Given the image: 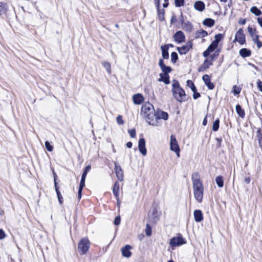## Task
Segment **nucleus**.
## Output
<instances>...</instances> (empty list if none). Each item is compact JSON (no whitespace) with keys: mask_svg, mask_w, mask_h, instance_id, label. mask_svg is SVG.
<instances>
[{"mask_svg":"<svg viewBox=\"0 0 262 262\" xmlns=\"http://www.w3.org/2000/svg\"><path fill=\"white\" fill-rule=\"evenodd\" d=\"M193 98L194 99H196L200 97V93L197 92L196 91H193Z\"/></svg>","mask_w":262,"mask_h":262,"instance_id":"nucleus-48","label":"nucleus"},{"mask_svg":"<svg viewBox=\"0 0 262 262\" xmlns=\"http://www.w3.org/2000/svg\"><path fill=\"white\" fill-rule=\"evenodd\" d=\"M183 29L188 32H191L193 29V26L189 21H185V23L183 25Z\"/></svg>","mask_w":262,"mask_h":262,"instance_id":"nucleus-23","label":"nucleus"},{"mask_svg":"<svg viewBox=\"0 0 262 262\" xmlns=\"http://www.w3.org/2000/svg\"><path fill=\"white\" fill-rule=\"evenodd\" d=\"M82 189L81 188H79L78 189V198L80 200L81 198V194H82Z\"/></svg>","mask_w":262,"mask_h":262,"instance_id":"nucleus-58","label":"nucleus"},{"mask_svg":"<svg viewBox=\"0 0 262 262\" xmlns=\"http://www.w3.org/2000/svg\"><path fill=\"white\" fill-rule=\"evenodd\" d=\"M174 40L178 43H182L185 41V35L181 31H177L173 35Z\"/></svg>","mask_w":262,"mask_h":262,"instance_id":"nucleus-9","label":"nucleus"},{"mask_svg":"<svg viewBox=\"0 0 262 262\" xmlns=\"http://www.w3.org/2000/svg\"><path fill=\"white\" fill-rule=\"evenodd\" d=\"M145 233L147 236H150L151 234V228L148 224L146 226Z\"/></svg>","mask_w":262,"mask_h":262,"instance_id":"nucleus-42","label":"nucleus"},{"mask_svg":"<svg viewBox=\"0 0 262 262\" xmlns=\"http://www.w3.org/2000/svg\"><path fill=\"white\" fill-rule=\"evenodd\" d=\"M210 53H211V52H210V51H208V50L207 49L203 52V56L205 57H207L209 55V54Z\"/></svg>","mask_w":262,"mask_h":262,"instance_id":"nucleus-56","label":"nucleus"},{"mask_svg":"<svg viewBox=\"0 0 262 262\" xmlns=\"http://www.w3.org/2000/svg\"><path fill=\"white\" fill-rule=\"evenodd\" d=\"M155 118L156 120L162 119L164 120H167L168 118V114L166 112L159 110L155 113Z\"/></svg>","mask_w":262,"mask_h":262,"instance_id":"nucleus-13","label":"nucleus"},{"mask_svg":"<svg viewBox=\"0 0 262 262\" xmlns=\"http://www.w3.org/2000/svg\"><path fill=\"white\" fill-rule=\"evenodd\" d=\"M128 133L132 138H135L136 136V130L134 129L128 130Z\"/></svg>","mask_w":262,"mask_h":262,"instance_id":"nucleus-45","label":"nucleus"},{"mask_svg":"<svg viewBox=\"0 0 262 262\" xmlns=\"http://www.w3.org/2000/svg\"><path fill=\"white\" fill-rule=\"evenodd\" d=\"M132 247L129 245H126L122 247L121 250L122 256L127 258L130 257L132 255V253L130 251Z\"/></svg>","mask_w":262,"mask_h":262,"instance_id":"nucleus-12","label":"nucleus"},{"mask_svg":"<svg viewBox=\"0 0 262 262\" xmlns=\"http://www.w3.org/2000/svg\"><path fill=\"white\" fill-rule=\"evenodd\" d=\"M157 10L159 19L160 21H162L164 18V11L163 9L160 10V8H159V9H157Z\"/></svg>","mask_w":262,"mask_h":262,"instance_id":"nucleus-34","label":"nucleus"},{"mask_svg":"<svg viewBox=\"0 0 262 262\" xmlns=\"http://www.w3.org/2000/svg\"><path fill=\"white\" fill-rule=\"evenodd\" d=\"M138 148L140 152L143 155H146V149L145 148V141L144 138H140L138 142Z\"/></svg>","mask_w":262,"mask_h":262,"instance_id":"nucleus-10","label":"nucleus"},{"mask_svg":"<svg viewBox=\"0 0 262 262\" xmlns=\"http://www.w3.org/2000/svg\"><path fill=\"white\" fill-rule=\"evenodd\" d=\"M173 151H174L176 153V155H177V156L179 158L180 157V149H178L177 150H174Z\"/></svg>","mask_w":262,"mask_h":262,"instance_id":"nucleus-64","label":"nucleus"},{"mask_svg":"<svg viewBox=\"0 0 262 262\" xmlns=\"http://www.w3.org/2000/svg\"><path fill=\"white\" fill-rule=\"evenodd\" d=\"M195 35L196 38L204 37L208 35V33L204 30H200L196 32Z\"/></svg>","mask_w":262,"mask_h":262,"instance_id":"nucleus-28","label":"nucleus"},{"mask_svg":"<svg viewBox=\"0 0 262 262\" xmlns=\"http://www.w3.org/2000/svg\"><path fill=\"white\" fill-rule=\"evenodd\" d=\"M180 147L178 145L177 141L176 140V137L173 135H171L170 136V149L172 151H174L178 149H179Z\"/></svg>","mask_w":262,"mask_h":262,"instance_id":"nucleus-14","label":"nucleus"},{"mask_svg":"<svg viewBox=\"0 0 262 262\" xmlns=\"http://www.w3.org/2000/svg\"><path fill=\"white\" fill-rule=\"evenodd\" d=\"M248 31L250 34L253 41H255L256 39H258V35L256 34V31L255 29H253L252 28L248 27Z\"/></svg>","mask_w":262,"mask_h":262,"instance_id":"nucleus-20","label":"nucleus"},{"mask_svg":"<svg viewBox=\"0 0 262 262\" xmlns=\"http://www.w3.org/2000/svg\"><path fill=\"white\" fill-rule=\"evenodd\" d=\"M218 45L215 43L214 41H212V43L209 46L207 49L210 52H213L217 47Z\"/></svg>","mask_w":262,"mask_h":262,"instance_id":"nucleus-38","label":"nucleus"},{"mask_svg":"<svg viewBox=\"0 0 262 262\" xmlns=\"http://www.w3.org/2000/svg\"><path fill=\"white\" fill-rule=\"evenodd\" d=\"M233 89V93L235 95H237L240 93L241 91L238 88L236 87V86H234Z\"/></svg>","mask_w":262,"mask_h":262,"instance_id":"nucleus-53","label":"nucleus"},{"mask_svg":"<svg viewBox=\"0 0 262 262\" xmlns=\"http://www.w3.org/2000/svg\"><path fill=\"white\" fill-rule=\"evenodd\" d=\"M250 12L256 16H259L261 14V11L256 6H253L250 9Z\"/></svg>","mask_w":262,"mask_h":262,"instance_id":"nucleus-31","label":"nucleus"},{"mask_svg":"<svg viewBox=\"0 0 262 262\" xmlns=\"http://www.w3.org/2000/svg\"><path fill=\"white\" fill-rule=\"evenodd\" d=\"M177 18H176V16L174 15H173L171 17V19H170V23L171 24H174L177 22Z\"/></svg>","mask_w":262,"mask_h":262,"instance_id":"nucleus-55","label":"nucleus"},{"mask_svg":"<svg viewBox=\"0 0 262 262\" xmlns=\"http://www.w3.org/2000/svg\"><path fill=\"white\" fill-rule=\"evenodd\" d=\"M257 21L259 25L260 26V27H262V17H258Z\"/></svg>","mask_w":262,"mask_h":262,"instance_id":"nucleus-60","label":"nucleus"},{"mask_svg":"<svg viewBox=\"0 0 262 262\" xmlns=\"http://www.w3.org/2000/svg\"><path fill=\"white\" fill-rule=\"evenodd\" d=\"M223 35L222 34H221V33L217 34L215 35V36H214L215 40L213 41L218 45L219 42L223 39Z\"/></svg>","mask_w":262,"mask_h":262,"instance_id":"nucleus-37","label":"nucleus"},{"mask_svg":"<svg viewBox=\"0 0 262 262\" xmlns=\"http://www.w3.org/2000/svg\"><path fill=\"white\" fill-rule=\"evenodd\" d=\"M133 100L135 104H140L144 101V98L141 94H137L133 96Z\"/></svg>","mask_w":262,"mask_h":262,"instance_id":"nucleus-16","label":"nucleus"},{"mask_svg":"<svg viewBox=\"0 0 262 262\" xmlns=\"http://www.w3.org/2000/svg\"><path fill=\"white\" fill-rule=\"evenodd\" d=\"M239 53L242 57L245 58L249 57L251 54V52L246 48H243L239 50Z\"/></svg>","mask_w":262,"mask_h":262,"instance_id":"nucleus-22","label":"nucleus"},{"mask_svg":"<svg viewBox=\"0 0 262 262\" xmlns=\"http://www.w3.org/2000/svg\"><path fill=\"white\" fill-rule=\"evenodd\" d=\"M6 236L5 232L3 229H0V239H4Z\"/></svg>","mask_w":262,"mask_h":262,"instance_id":"nucleus-54","label":"nucleus"},{"mask_svg":"<svg viewBox=\"0 0 262 262\" xmlns=\"http://www.w3.org/2000/svg\"><path fill=\"white\" fill-rule=\"evenodd\" d=\"M215 182L219 187L222 188L224 186L223 178L222 176H217L215 178Z\"/></svg>","mask_w":262,"mask_h":262,"instance_id":"nucleus-29","label":"nucleus"},{"mask_svg":"<svg viewBox=\"0 0 262 262\" xmlns=\"http://www.w3.org/2000/svg\"><path fill=\"white\" fill-rule=\"evenodd\" d=\"M202 79L205 84L207 86L208 89L213 90L214 89V85L213 83L211 82L208 75H204L202 77Z\"/></svg>","mask_w":262,"mask_h":262,"instance_id":"nucleus-15","label":"nucleus"},{"mask_svg":"<svg viewBox=\"0 0 262 262\" xmlns=\"http://www.w3.org/2000/svg\"><path fill=\"white\" fill-rule=\"evenodd\" d=\"M56 193H57V197H58V201H59V203H60V205H62V203H63V198L60 193V192L59 191V189H56Z\"/></svg>","mask_w":262,"mask_h":262,"instance_id":"nucleus-39","label":"nucleus"},{"mask_svg":"<svg viewBox=\"0 0 262 262\" xmlns=\"http://www.w3.org/2000/svg\"><path fill=\"white\" fill-rule=\"evenodd\" d=\"M117 122L119 125H122L124 124V121L122 119V117L121 115H118L116 118Z\"/></svg>","mask_w":262,"mask_h":262,"instance_id":"nucleus-44","label":"nucleus"},{"mask_svg":"<svg viewBox=\"0 0 262 262\" xmlns=\"http://www.w3.org/2000/svg\"><path fill=\"white\" fill-rule=\"evenodd\" d=\"M214 20L209 18H205L203 21V24L208 27H212L214 26Z\"/></svg>","mask_w":262,"mask_h":262,"instance_id":"nucleus-24","label":"nucleus"},{"mask_svg":"<svg viewBox=\"0 0 262 262\" xmlns=\"http://www.w3.org/2000/svg\"><path fill=\"white\" fill-rule=\"evenodd\" d=\"M120 223V216H117L115 217L114 220V224L115 225H118Z\"/></svg>","mask_w":262,"mask_h":262,"instance_id":"nucleus-52","label":"nucleus"},{"mask_svg":"<svg viewBox=\"0 0 262 262\" xmlns=\"http://www.w3.org/2000/svg\"><path fill=\"white\" fill-rule=\"evenodd\" d=\"M186 243L185 239L180 234L178 236L172 237L169 241V245L172 247L180 246Z\"/></svg>","mask_w":262,"mask_h":262,"instance_id":"nucleus-5","label":"nucleus"},{"mask_svg":"<svg viewBox=\"0 0 262 262\" xmlns=\"http://www.w3.org/2000/svg\"><path fill=\"white\" fill-rule=\"evenodd\" d=\"M159 76L160 78L158 79L159 81L163 82L166 84H168L170 83L169 76L168 75V74H160Z\"/></svg>","mask_w":262,"mask_h":262,"instance_id":"nucleus-19","label":"nucleus"},{"mask_svg":"<svg viewBox=\"0 0 262 262\" xmlns=\"http://www.w3.org/2000/svg\"><path fill=\"white\" fill-rule=\"evenodd\" d=\"M189 50L192 48V43L191 41H189L187 42L185 45H184Z\"/></svg>","mask_w":262,"mask_h":262,"instance_id":"nucleus-49","label":"nucleus"},{"mask_svg":"<svg viewBox=\"0 0 262 262\" xmlns=\"http://www.w3.org/2000/svg\"><path fill=\"white\" fill-rule=\"evenodd\" d=\"M162 50V57L165 59L169 58L168 48H167V46H162L161 47Z\"/></svg>","mask_w":262,"mask_h":262,"instance_id":"nucleus-21","label":"nucleus"},{"mask_svg":"<svg viewBox=\"0 0 262 262\" xmlns=\"http://www.w3.org/2000/svg\"><path fill=\"white\" fill-rule=\"evenodd\" d=\"M45 146L46 149L49 151H52L53 149V146L50 145L49 142L48 141L45 142Z\"/></svg>","mask_w":262,"mask_h":262,"instance_id":"nucleus-43","label":"nucleus"},{"mask_svg":"<svg viewBox=\"0 0 262 262\" xmlns=\"http://www.w3.org/2000/svg\"><path fill=\"white\" fill-rule=\"evenodd\" d=\"M207 117L206 116L203 121L202 124H203V125L205 126L207 125Z\"/></svg>","mask_w":262,"mask_h":262,"instance_id":"nucleus-61","label":"nucleus"},{"mask_svg":"<svg viewBox=\"0 0 262 262\" xmlns=\"http://www.w3.org/2000/svg\"><path fill=\"white\" fill-rule=\"evenodd\" d=\"M115 171L117 177L120 181H122L123 180V173L122 168L120 165L115 163Z\"/></svg>","mask_w":262,"mask_h":262,"instance_id":"nucleus-11","label":"nucleus"},{"mask_svg":"<svg viewBox=\"0 0 262 262\" xmlns=\"http://www.w3.org/2000/svg\"><path fill=\"white\" fill-rule=\"evenodd\" d=\"M185 0H174L175 6L180 7L184 5Z\"/></svg>","mask_w":262,"mask_h":262,"instance_id":"nucleus-40","label":"nucleus"},{"mask_svg":"<svg viewBox=\"0 0 262 262\" xmlns=\"http://www.w3.org/2000/svg\"><path fill=\"white\" fill-rule=\"evenodd\" d=\"M85 186V180H81L79 188L83 189Z\"/></svg>","mask_w":262,"mask_h":262,"instance_id":"nucleus-57","label":"nucleus"},{"mask_svg":"<svg viewBox=\"0 0 262 262\" xmlns=\"http://www.w3.org/2000/svg\"><path fill=\"white\" fill-rule=\"evenodd\" d=\"M171 92L173 97L179 102H183L187 100L185 92L182 89L178 81L174 80L172 81Z\"/></svg>","mask_w":262,"mask_h":262,"instance_id":"nucleus-3","label":"nucleus"},{"mask_svg":"<svg viewBox=\"0 0 262 262\" xmlns=\"http://www.w3.org/2000/svg\"><path fill=\"white\" fill-rule=\"evenodd\" d=\"M193 214L196 222H200L203 220V214L200 210H195Z\"/></svg>","mask_w":262,"mask_h":262,"instance_id":"nucleus-18","label":"nucleus"},{"mask_svg":"<svg viewBox=\"0 0 262 262\" xmlns=\"http://www.w3.org/2000/svg\"><path fill=\"white\" fill-rule=\"evenodd\" d=\"M159 66L163 72L161 74H168V73L172 71V69L171 67L165 65L163 59H159Z\"/></svg>","mask_w":262,"mask_h":262,"instance_id":"nucleus-7","label":"nucleus"},{"mask_svg":"<svg viewBox=\"0 0 262 262\" xmlns=\"http://www.w3.org/2000/svg\"><path fill=\"white\" fill-rule=\"evenodd\" d=\"M205 4L200 1H196L194 4V8L195 10L202 12L205 9Z\"/></svg>","mask_w":262,"mask_h":262,"instance_id":"nucleus-17","label":"nucleus"},{"mask_svg":"<svg viewBox=\"0 0 262 262\" xmlns=\"http://www.w3.org/2000/svg\"><path fill=\"white\" fill-rule=\"evenodd\" d=\"M238 41L241 45L245 42V36L242 29H239L235 34V38L233 42Z\"/></svg>","mask_w":262,"mask_h":262,"instance_id":"nucleus-6","label":"nucleus"},{"mask_svg":"<svg viewBox=\"0 0 262 262\" xmlns=\"http://www.w3.org/2000/svg\"><path fill=\"white\" fill-rule=\"evenodd\" d=\"M102 65L106 70L108 74H111V64L108 62H103Z\"/></svg>","mask_w":262,"mask_h":262,"instance_id":"nucleus-33","label":"nucleus"},{"mask_svg":"<svg viewBox=\"0 0 262 262\" xmlns=\"http://www.w3.org/2000/svg\"><path fill=\"white\" fill-rule=\"evenodd\" d=\"M177 50L178 52L182 55V54H186L189 50L184 46H183L181 47H178Z\"/></svg>","mask_w":262,"mask_h":262,"instance_id":"nucleus-32","label":"nucleus"},{"mask_svg":"<svg viewBox=\"0 0 262 262\" xmlns=\"http://www.w3.org/2000/svg\"><path fill=\"white\" fill-rule=\"evenodd\" d=\"M256 44L257 47L258 49L262 47V42L259 39H256L255 41H253Z\"/></svg>","mask_w":262,"mask_h":262,"instance_id":"nucleus-47","label":"nucleus"},{"mask_svg":"<svg viewBox=\"0 0 262 262\" xmlns=\"http://www.w3.org/2000/svg\"><path fill=\"white\" fill-rule=\"evenodd\" d=\"M256 83L258 90L262 92V82L260 80H257Z\"/></svg>","mask_w":262,"mask_h":262,"instance_id":"nucleus-46","label":"nucleus"},{"mask_svg":"<svg viewBox=\"0 0 262 262\" xmlns=\"http://www.w3.org/2000/svg\"><path fill=\"white\" fill-rule=\"evenodd\" d=\"M143 117L146 119V121L149 125H156L154 122H151L155 117V112L153 105L150 103H146L142 105L141 112Z\"/></svg>","mask_w":262,"mask_h":262,"instance_id":"nucleus-2","label":"nucleus"},{"mask_svg":"<svg viewBox=\"0 0 262 262\" xmlns=\"http://www.w3.org/2000/svg\"><path fill=\"white\" fill-rule=\"evenodd\" d=\"M211 59H205L202 64V65L200 67L198 70L199 72H203L205 70L209 68V67L212 64L213 61V55H211L210 56Z\"/></svg>","mask_w":262,"mask_h":262,"instance_id":"nucleus-8","label":"nucleus"},{"mask_svg":"<svg viewBox=\"0 0 262 262\" xmlns=\"http://www.w3.org/2000/svg\"><path fill=\"white\" fill-rule=\"evenodd\" d=\"M90 242L87 237H83L81 239L78 244V251L81 255L86 253L89 249Z\"/></svg>","mask_w":262,"mask_h":262,"instance_id":"nucleus-4","label":"nucleus"},{"mask_svg":"<svg viewBox=\"0 0 262 262\" xmlns=\"http://www.w3.org/2000/svg\"><path fill=\"white\" fill-rule=\"evenodd\" d=\"M188 85H189V87L191 89L192 91H196V89L195 86L194 85V83L190 80H188L187 81Z\"/></svg>","mask_w":262,"mask_h":262,"instance_id":"nucleus-41","label":"nucleus"},{"mask_svg":"<svg viewBox=\"0 0 262 262\" xmlns=\"http://www.w3.org/2000/svg\"><path fill=\"white\" fill-rule=\"evenodd\" d=\"M256 138L258 140L259 147L262 148V134L260 129H258L256 132Z\"/></svg>","mask_w":262,"mask_h":262,"instance_id":"nucleus-30","label":"nucleus"},{"mask_svg":"<svg viewBox=\"0 0 262 262\" xmlns=\"http://www.w3.org/2000/svg\"><path fill=\"white\" fill-rule=\"evenodd\" d=\"M244 182L246 183V184H249L250 182V178L249 177H246L244 179Z\"/></svg>","mask_w":262,"mask_h":262,"instance_id":"nucleus-63","label":"nucleus"},{"mask_svg":"<svg viewBox=\"0 0 262 262\" xmlns=\"http://www.w3.org/2000/svg\"><path fill=\"white\" fill-rule=\"evenodd\" d=\"M119 184L118 182H116L114 185L113 192L116 198H117L119 196Z\"/></svg>","mask_w":262,"mask_h":262,"instance_id":"nucleus-25","label":"nucleus"},{"mask_svg":"<svg viewBox=\"0 0 262 262\" xmlns=\"http://www.w3.org/2000/svg\"><path fill=\"white\" fill-rule=\"evenodd\" d=\"M192 181L194 196L197 202L201 203L203 198L204 187L198 173L192 174Z\"/></svg>","mask_w":262,"mask_h":262,"instance_id":"nucleus-1","label":"nucleus"},{"mask_svg":"<svg viewBox=\"0 0 262 262\" xmlns=\"http://www.w3.org/2000/svg\"><path fill=\"white\" fill-rule=\"evenodd\" d=\"M235 110L237 113V114L238 115V116L242 118H244L245 113L244 110H243L239 104H237L236 105L235 107Z\"/></svg>","mask_w":262,"mask_h":262,"instance_id":"nucleus-27","label":"nucleus"},{"mask_svg":"<svg viewBox=\"0 0 262 262\" xmlns=\"http://www.w3.org/2000/svg\"><path fill=\"white\" fill-rule=\"evenodd\" d=\"M8 10V5L6 3L0 2V15L6 14Z\"/></svg>","mask_w":262,"mask_h":262,"instance_id":"nucleus-26","label":"nucleus"},{"mask_svg":"<svg viewBox=\"0 0 262 262\" xmlns=\"http://www.w3.org/2000/svg\"><path fill=\"white\" fill-rule=\"evenodd\" d=\"M54 185H55V191H56V189H59V188L57 186V183L56 180V176H55V173L54 172Z\"/></svg>","mask_w":262,"mask_h":262,"instance_id":"nucleus-59","label":"nucleus"},{"mask_svg":"<svg viewBox=\"0 0 262 262\" xmlns=\"http://www.w3.org/2000/svg\"><path fill=\"white\" fill-rule=\"evenodd\" d=\"M155 4L156 5V7L157 9H159L160 8V1L159 0H154Z\"/></svg>","mask_w":262,"mask_h":262,"instance_id":"nucleus-62","label":"nucleus"},{"mask_svg":"<svg viewBox=\"0 0 262 262\" xmlns=\"http://www.w3.org/2000/svg\"><path fill=\"white\" fill-rule=\"evenodd\" d=\"M178 59V56L176 52H173L171 54V61L173 63H175Z\"/></svg>","mask_w":262,"mask_h":262,"instance_id":"nucleus-36","label":"nucleus"},{"mask_svg":"<svg viewBox=\"0 0 262 262\" xmlns=\"http://www.w3.org/2000/svg\"><path fill=\"white\" fill-rule=\"evenodd\" d=\"M189 50L192 48V43L191 41H189L187 42L185 45H184Z\"/></svg>","mask_w":262,"mask_h":262,"instance_id":"nucleus-50","label":"nucleus"},{"mask_svg":"<svg viewBox=\"0 0 262 262\" xmlns=\"http://www.w3.org/2000/svg\"><path fill=\"white\" fill-rule=\"evenodd\" d=\"M220 125V120L217 119L213 123L212 130L214 132L217 131L219 129Z\"/></svg>","mask_w":262,"mask_h":262,"instance_id":"nucleus-35","label":"nucleus"},{"mask_svg":"<svg viewBox=\"0 0 262 262\" xmlns=\"http://www.w3.org/2000/svg\"><path fill=\"white\" fill-rule=\"evenodd\" d=\"M91 165H89L86 166L82 173L86 175L88 172L91 170Z\"/></svg>","mask_w":262,"mask_h":262,"instance_id":"nucleus-51","label":"nucleus"}]
</instances>
